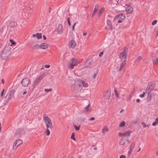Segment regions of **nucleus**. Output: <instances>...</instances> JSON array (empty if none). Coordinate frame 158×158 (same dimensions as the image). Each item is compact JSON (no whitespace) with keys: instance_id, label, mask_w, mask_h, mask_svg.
I'll use <instances>...</instances> for the list:
<instances>
[{"instance_id":"obj_47","label":"nucleus","mask_w":158,"mask_h":158,"mask_svg":"<svg viewBox=\"0 0 158 158\" xmlns=\"http://www.w3.org/2000/svg\"><path fill=\"white\" fill-rule=\"evenodd\" d=\"M44 66L46 68H48L50 67V65L49 64H46Z\"/></svg>"},{"instance_id":"obj_4","label":"nucleus","mask_w":158,"mask_h":158,"mask_svg":"<svg viewBox=\"0 0 158 158\" xmlns=\"http://www.w3.org/2000/svg\"><path fill=\"white\" fill-rule=\"evenodd\" d=\"M82 81L80 79H77L75 80L74 84V85L73 86V88L75 89H80L81 88V85Z\"/></svg>"},{"instance_id":"obj_57","label":"nucleus","mask_w":158,"mask_h":158,"mask_svg":"<svg viewBox=\"0 0 158 158\" xmlns=\"http://www.w3.org/2000/svg\"><path fill=\"white\" fill-rule=\"evenodd\" d=\"M68 25H69V26H70L71 25L70 21L68 22Z\"/></svg>"},{"instance_id":"obj_9","label":"nucleus","mask_w":158,"mask_h":158,"mask_svg":"<svg viewBox=\"0 0 158 158\" xmlns=\"http://www.w3.org/2000/svg\"><path fill=\"white\" fill-rule=\"evenodd\" d=\"M15 92V90L14 89H12L10 91L9 94H7L6 96V98L7 100L10 99L12 98Z\"/></svg>"},{"instance_id":"obj_44","label":"nucleus","mask_w":158,"mask_h":158,"mask_svg":"<svg viewBox=\"0 0 158 158\" xmlns=\"http://www.w3.org/2000/svg\"><path fill=\"white\" fill-rule=\"evenodd\" d=\"M132 151L133 150H130V149L129 150L128 152V155L129 156L131 154Z\"/></svg>"},{"instance_id":"obj_43","label":"nucleus","mask_w":158,"mask_h":158,"mask_svg":"<svg viewBox=\"0 0 158 158\" xmlns=\"http://www.w3.org/2000/svg\"><path fill=\"white\" fill-rule=\"evenodd\" d=\"M10 41L11 42L12 44L14 45L15 44V42H14L12 40H10Z\"/></svg>"},{"instance_id":"obj_5","label":"nucleus","mask_w":158,"mask_h":158,"mask_svg":"<svg viewBox=\"0 0 158 158\" xmlns=\"http://www.w3.org/2000/svg\"><path fill=\"white\" fill-rule=\"evenodd\" d=\"M127 50V48H124L123 52H121L120 54V57L121 60H123V61H126V52Z\"/></svg>"},{"instance_id":"obj_52","label":"nucleus","mask_w":158,"mask_h":158,"mask_svg":"<svg viewBox=\"0 0 158 158\" xmlns=\"http://www.w3.org/2000/svg\"><path fill=\"white\" fill-rule=\"evenodd\" d=\"M140 100L139 99H137L136 100V102L137 103H139L140 102Z\"/></svg>"},{"instance_id":"obj_34","label":"nucleus","mask_w":158,"mask_h":158,"mask_svg":"<svg viewBox=\"0 0 158 158\" xmlns=\"http://www.w3.org/2000/svg\"><path fill=\"white\" fill-rule=\"evenodd\" d=\"M125 125V122L124 121L120 123L119 126L120 127H123Z\"/></svg>"},{"instance_id":"obj_45","label":"nucleus","mask_w":158,"mask_h":158,"mask_svg":"<svg viewBox=\"0 0 158 158\" xmlns=\"http://www.w3.org/2000/svg\"><path fill=\"white\" fill-rule=\"evenodd\" d=\"M76 24H77L76 23H75L72 26V30L73 31L74 30V27Z\"/></svg>"},{"instance_id":"obj_23","label":"nucleus","mask_w":158,"mask_h":158,"mask_svg":"<svg viewBox=\"0 0 158 158\" xmlns=\"http://www.w3.org/2000/svg\"><path fill=\"white\" fill-rule=\"evenodd\" d=\"M98 6L97 5H96L95 6V8L93 12V14L92 15V16H94V15L95 14V13L97 12L98 10Z\"/></svg>"},{"instance_id":"obj_1","label":"nucleus","mask_w":158,"mask_h":158,"mask_svg":"<svg viewBox=\"0 0 158 158\" xmlns=\"http://www.w3.org/2000/svg\"><path fill=\"white\" fill-rule=\"evenodd\" d=\"M10 54V51L9 48H5L1 52V58L2 60L7 59Z\"/></svg>"},{"instance_id":"obj_48","label":"nucleus","mask_w":158,"mask_h":158,"mask_svg":"<svg viewBox=\"0 0 158 158\" xmlns=\"http://www.w3.org/2000/svg\"><path fill=\"white\" fill-rule=\"evenodd\" d=\"M120 158H126V156L124 155H121L120 157Z\"/></svg>"},{"instance_id":"obj_39","label":"nucleus","mask_w":158,"mask_h":158,"mask_svg":"<svg viewBox=\"0 0 158 158\" xmlns=\"http://www.w3.org/2000/svg\"><path fill=\"white\" fill-rule=\"evenodd\" d=\"M145 94V92H143V94H140L139 96L141 98H143Z\"/></svg>"},{"instance_id":"obj_11","label":"nucleus","mask_w":158,"mask_h":158,"mask_svg":"<svg viewBox=\"0 0 158 158\" xmlns=\"http://www.w3.org/2000/svg\"><path fill=\"white\" fill-rule=\"evenodd\" d=\"M22 143V141L20 139H18L16 141L14 144L13 147H16V148Z\"/></svg>"},{"instance_id":"obj_42","label":"nucleus","mask_w":158,"mask_h":158,"mask_svg":"<svg viewBox=\"0 0 158 158\" xmlns=\"http://www.w3.org/2000/svg\"><path fill=\"white\" fill-rule=\"evenodd\" d=\"M134 147H135V145H134V144H133V145L132 144L131 145V147H130V150H133Z\"/></svg>"},{"instance_id":"obj_58","label":"nucleus","mask_w":158,"mask_h":158,"mask_svg":"<svg viewBox=\"0 0 158 158\" xmlns=\"http://www.w3.org/2000/svg\"><path fill=\"white\" fill-rule=\"evenodd\" d=\"M67 22H69L70 21V19H69V17H68L67 19Z\"/></svg>"},{"instance_id":"obj_18","label":"nucleus","mask_w":158,"mask_h":158,"mask_svg":"<svg viewBox=\"0 0 158 158\" xmlns=\"http://www.w3.org/2000/svg\"><path fill=\"white\" fill-rule=\"evenodd\" d=\"M107 24L109 27V29L112 30L113 29V27L111 23V21L109 20L108 19L107 20Z\"/></svg>"},{"instance_id":"obj_60","label":"nucleus","mask_w":158,"mask_h":158,"mask_svg":"<svg viewBox=\"0 0 158 158\" xmlns=\"http://www.w3.org/2000/svg\"><path fill=\"white\" fill-rule=\"evenodd\" d=\"M36 34H34L32 36L33 37H35L36 36Z\"/></svg>"},{"instance_id":"obj_62","label":"nucleus","mask_w":158,"mask_h":158,"mask_svg":"<svg viewBox=\"0 0 158 158\" xmlns=\"http://www.w3.org/2000/svg\"><path fill=\"white\" fill-rule=\"evenodd\" d=\"M123 111V109H122V110H121L120 112V113H122Z\"/></svg>"},{"instance_id":"obj_8","label":"nucleus","mask_w":158,"mask_h":158,"mask_svg":"<svg viewBox=\"0 0 158 158\" xmlns=\"http://www.w3.org/2000/svg\"><path fill=\"white\" fill-rule=\"evenodd\" d=\"M29 80L28 78L23 79L21 82L22 85L24 87L27 86L29 84Z\"/></svg>"},{"instance_id":"obj_19","label":"nucleus","mask_w":158,"mask_h":158,"mask_svg":"<svg viewBox=\"0 0 158 158\" xmlns=\"http://www.w3.org/2000/svg\"><path fill=\"white\" fill-rule=\"evenodd\" d=\"M126 64V61H123L119 68V71H121L123 69V68L124 67Z\"/></svg>"},{"instance_id":"obj_15","label":"nucleus","mask_w":158,"mask_h":158,"mask_svg":"<svg viewBox=\"0 0 158 158\" xmlns=\"http://www.w3.org/2000/svg\"><path fill=\"white\" fill-rule=\"evenodd\" d=\"M57 31L58 32V34H61L63 31V27L62 25L60 24H59L57 29Z\"/></svg>"},{"instance_id":"obj_37","label":"nucleus","mask_w":158,"mask_h":158,"mask_svg":"<svg viewBox=\"0 0 158 158\" xmlns=\"http://www.w3.org/2000/svg\"><path fill=\"white\" fill-rule=\"evenodd\" d=\"M142 59V57L140 56H139L137 58V59L136 60V61H137L138 62H139L140 61V60Z\"/></svg>"},{"instance_id":"obj_38","label":"nucleus","mask_w":158,"mask_h":158,"mask_svg":"<svg viewBox=\"0 0 158 158\" xmlns=\"http://www.w3.org/2000/svg\"><path fill=\"white\" fill-rule=\"evenodd\" d=\"M142 125H143V127H148L149 126V125H146V124L144 122H142Z\"/></svg>"},{"instance_id":"obj_24","label":"nucleus","mask_w":158,"mask_h":158,"mask_svg":"<svg viewBox=\"0 0 158 158\" xmlns=\"http://www.w3.org/2000/svg\"><path fill=\"white\" fill-rule=\"evenodd\" d=\"M89 106L90 105L89 104L87 106L84 108L88 112H89L91 111V109L89 107Z\"/></svg>"},{"instance_id":"obj_56","label":"nucleus","mask_w":158,"mask_h":158,"mask_svg":"<svg viewBox=\"0 0 158 158\" xmlns=\"http://www.w3.org/2000/svg\"><path fill=\"white\" fill-rule=\"evenodd\" d=\"M86 34L87 33L86 32H84L83 34V35L84 36L85 35H86Z\"/></svg>"},{"instance_id":"obj_51","label":"nucleus","mask_w":158,"mask_h":158,"mask_svg":"<svg viewBox=\"0 0 158 158\" xmlns=\"http://www.w3.org/2000/svg\"><path fill=\"white\" fill-rule=\"evenodd\" d=\"M94 119H95V118H94V117H92V118H90L89 119V121L93 120H94Z\"/></svg>"},{"instance_id":"obj_7","label":"nucleus","mask_w":158,"mask_h":158,"mask_svg":"<svg viewBox=\"0 0 158 158\" xmlns=\"http://www.w3.org/2000/svg\"><path fill=\"white\" fill-rule=\"evenodd\" d=\"M155 87V85L154 84L152 83H149L148 85L147 88L146 89L147 92H151L154 89Z\"/></svg>"},{"instance_id":"obj_32","label":"nucleus","mask_w":158,"mask_h":158,"mask_svg":"<svg viewBox=\"0 0 158 158\" xmlns=\"http://www.w3.org/2000/svg\"><path fill=\"white\" fill-rule=\"evenodd\" d=\"M114 93H115V96L117 98H119V96H118V91H117V89L115 88H114Z\"/></svg>"},{"instance_id":"obj_46","label":"nucleus","mask_w":158,"mask_h":158,"mask_svg":"<svg viewBox=\"0 0 158 158\" xmlns=\"http://www.w3.org/2000/svg\"><path fill=\"white\" fill-rule=\"evenodd\" d=\"M4 89H3L2 90V91L1 92V97H2L3 95V93H4Z\"/></svg>"},{"instance_id":"obj_31","label":"nucleus","mask_w":158,"mask_h":158,"mask_svg":"<svg viewBox=\"0 0 158 158\" xmlns=\"http://www.w3.org/2000/svg\"><path fill=\"white\" fill-rule=\"evenodd\" d=\"M36 36L38 39H41L42 38L41 33H37L36 34Z\"/></svg>"},{"instance_id":"obj_41","label":"nucleus","mask_w":158,"mask_h":158,"mask_svg":"<svg viewBox=\"0 0 158 158\" xmlns=\"http://www.w3.org/2000/svg\"><path fill=\"white\" fill-rule=\"evenodd\" d=\"M157 22V21L156 20H154L152 23V25H155Z\"/></svg>"},{"instance_id":"obj_28","label":"nucleus","mask_w":158,"mask_h":158,"mask_svg":"<svg viewBox=\"0 0 158 158\" xmlns=\"http://www.w3.org/2000/svg\"><path fill=\"white\" fill-rule=\"evenodd\" d=\"M104 8H101L99 11L98 12V15L99 16L101 15L102 12L104 10Z\"/></svg>"},{"instance_id":"obj_12","label":"nucleus","mask_w":158,"mask_h":158,"mask_svg":"<svg viewBox=\"0 0 158 158\" xmlns=\"http://www.w3.org/2000/svg\"><path fill=\"white\" fill-rule=\"evenodd\" d=\"M93 61L92 60L89 59L85 63V66L86 67H90L93 65Z\"/></svg>"},{"instance_id":"obj_10","label":"nucleus","mask_w":158,"mask_h":158,"mask_svg":"<svg viewBox=\"0 0 158 158\" xmlns=\"http://www.w3.org/2000/svg\"><path fill=\"white\" fill-rule=\"evenodd\" d=\"M43 119L46 125L52 124L51 119L48 117L44 116Z\"/></svg>"},{"instance_id":"obj_29","label":"nucleus","mask_w":158,"mask_h":158,"mask_svg":"<svg viewBox=\"0 0 158 158\" xmlns=\"http://www.w3.org/2000/svg\"><path fill=\"white\" fill-rule=\"evenodd\" d=\"M152 61L153 64L158 63V57L153 59L152 60Z\"/></svg>"},{"instance_id":"obj_30","label":"nucleus","mask_w":158,"mask_h":158,"mask_svg":"<svg viewBox=\"0 0 158 158\" xmlns=\"http://www.w3.org/2000/svg\"><path fill=\"white\" fill-rule=\"evenodd\" d=\"M158 123V118H156L155 121L152 123V125L153 126H156Z\"/></svg>"},{"instance_id":"obj_63","label":"nucleus","mask_w":158,"mask_h":158,"mask_svg":"<svg viewBox=\"0 0 158 158\" xmlns=\"http://www.w3.org/2000/svg\"><path fill=\"white\" fill-rule=\"evenodd\" d=\"M133 122L134 123H136L137 122L136 121H133Z\"/></svg>"},{"instance_id":"obj_6","label":"nucleus","mask_w":158,"mask_h":158,"mask_svg":"<svg viewBox=\"0 0 158 158\" xmlns=\"http://www.w3.org/2000/svg\"><path fill=\"white\" fill-rule=\"evenodd\" d=\"M72 63L70 64L68 66L69 68L72 69L73 67L76 66L78 63V61L77 60L73 58L71 59Z\"/></svg>"},{"instance_id":"obj_59","label":"nucleus","mask_w":158,"mask_h":158,"mask_svg":"<svg viewBox=\"0 0 158 158\" xmlns=\"http://www.w3.org/2000/svg\"><path fill=\"white\" fill-rule=\"evenodd\" d=\"M2 82L3 84H4V81L3 79H2Z\"/></svg>"},{"instance_id":"obj_27","label":"nucleus","mask_w":158,"mask_h":158,"mask_svg":"<svg viewBox=\"0 0 158 158\" xmlns=\"http://www.w3.org/2000/svg\"><path fill=\"white\" fill-rule=\"evenodd\" d=\"M81 84H82L83 86L85 87H87L88 86V84L84 81H82Z\"/></svg>"},{"instance_id":"obj_36","label":"nucleus","mask_w":158,"mask_h":158,"mask_svg":"<svg viewBox=\"0 0 158 158\" xmlns=\"http://www.w3.org/2000/svg\"><path fill=\"white\" fill-rule=\"evenodd\" d=\"M44 91L46 92H48L51 91H52V89L51 88L48 89H44Z\"/></svg>"},{"instance_id":"obj_50","label":"nucleus","mask_w":158,"mask_h":158,"mask_svg":"<svg viewBox=\"0 0 158 158\" xmlns=\"http://www.w3.org/2000/svg\"><path fill=\"white\" fill-rule=\"evenodd\" d=\"M103 54V52H101L99 54V56H101Z\"/></svg>"},{"instance_id":"obj_14","label":"nucleus","mask_w":158,"mask_h":158,"mask_svg":"<svg viewBox=\"0 0 158 158\" xmlns=\"http://www.w3.org/2000/svg\"><path fill=\"white\" fill-rule=\"evenodd\" d=\"M125 10L127 13L131 14L133 10V8L131 6H128L126 8Z\"/></svg>"},{"instance_id":"obj_33","label":"nucleus","mask_w":158,"mask_h":158,"mask_svg":"<svg viewBox=\"0 0 158 158\" xmlns=\"http://www.w3.org/2000/svg\"><path fill=\"white\" fill-rule=\"evenodd\" d=\"M45 133L46 134L47 136H48L50 134V131L48 129H46L45 131Z\"/></svg>"},{"instance_id":"obj_40","label":"nucleus","mask_w":158,"mask_h":158,"mask_svg":"<svg viewBox=\"0 0 158 158\" xmlns=\"http://www.w3.org/2000/svg\"><path fill=\"white\" fill-rule=\"evenodd\" d=\"M74 127L77 130H78L80 128V126H77L76 125H74Z\"/></svg>"},{"instance_id":"obj_16","label":"nucleus","mask_w":158,"mask_h":158,"mask_svg":"<svg viewBox=\"0 0 158 158\" xmlns=\"http://www.w3.org/2000/svg\"><path fill=\"white\" fill-rule=\"evenodd\" d=\"M104 97L106 99H108L110 96V93L109 91H107L104 94Z\"/></svg>"},{"instance_id":"obj_26","label":"nucleus","mask_w":158,"mask_h":158,"mask_svg":"<svg viewBox=\"0 0 158 158\" xmlns=\"http://www.w3.org/2000/svg\"><path fill=\"white\" fill-rule=\"evenodd\" d=\"M131 131H127L126 132L124 133L123 134V136H129L130 135L131 133Z\"/></svg>"},{"instance_id":"obj_13","label":"nucleus","mask_w":158,"mask_h":158,"mask_svg":"<svg viewBox=\"0 0 158 158\" xmlns=\"http://www.w3.org/2000/svg\"><path fill=\"white\" fill-rule=\"evenodd\" d=\"M76 45V43L75 41L73 40H70L69 43V46L70 48H74Z\"/></svg>"},{"instance_id":"obj_20","label":"nucleus","mask_w":158,"mask_h":158,"mask_svg":"<svg viewBox=\"0 0 158 158\" xmlns=\"http://www.w3.org/2000/svg\"><path fill=\"white\" fill-rule=\"evenodd\" d=\"M148 92V96L147 98V101L148 102H149L150 101L151 98H152V96L151 95V94H150V92Z\"/></svg>"},{"instance_id":"obj_2","label":"nucleus","mask_w":158,"mask_h":158,"mask_svg":"<svg viewBox=\"0 0 158 158\" xmlns=\"http://www.w3.org/2000/svg\"><path fill=\"white\" fill-rule=\"evenodd\" d=\"M44 73H42L37 77L35 80L34 81L32 84V86L34 88L44 77Z\"/></svg>"},{"instance_id":"obj_64","label":"nucleus","mask_w":158,"mask_h":158,"mask_svg":"<svg viewBox=\"0 0 158 158\" xmlns=\"http://www.w3.org/2000/svg\"><path fill=\"white\" fill-rule=\"evenodd\" d=\"M156 155L157 156H158V151H157V152H156Z\"/></svg>"},{"instance_id":"obj_21","label":"nucleus","mask_w":158,"mask_h":158,"mask_svg":"<svg viewBox=\"0 0 158 158\" xmlns=\"http://www.w3.org/2000/svg\"><path fill=\"white\" fill-rule=\"evenodd\" d=\"M40 45L36 44L35 45H34L32 46V48L33 49H38L39 48H40Z\"/></svg>"},{"instance_id":"obj_54","label":"nucleus","mask_w":158,"mask_h":158,"mask_svg":"<svg viewBox=\"0 0 158 158\" xmlns=\"http://www.w3.org/2000/svg\"><path fill=\"white\" fill-rule=\"evenodd\" d=\"M43 37L44 40H45L46 39L47 37L45 35H44Z\"/></svg>"},{"instance_id":"obj_22","label":"nucleus","mask_w":158,"mask_h":158,"mask_svg":"<svg viewBox=\"0 0 158 158\" xmlns=\"http://www.w3.org/2000/svg\"><path fill=\"white\" fill-rule=\"evenodd\" d=\"M108 131V129L106 126H105L104 128L102 129V132L103 133V135L105 134V132Z\"/></svg>"},{"instance_id":"obj_25","label":"nucleus","mask_w":158,"mask_h":158,"mask_svg":"<svg viewBox=\"0 0 158 158\" xmlns=\"http://www.w3.org/2000/svg\"><path fill=\"white\" fill-rule=\"evenodd\" d=\"M46 129H48L49 128L52 129V124H46Z\"/></svg>"},{"instance_id":"obj_53","label":"nucleus","mask_w":158,"mask_h":158,"mask_svg":"<svg viewBox=\"0 0 158 158\" xmlns=\"http://www.w3.org/2000/svg\"><path fill=\"white\" fill-rule=\"evenodd\" d=\"M124 134V133H119V136H123V134Z\"/></svg>"},{"instance_id":"obj_35","label":"nucleus","mask_w":158,"mask_h":158,"mask_svg":"<svg viewBox=\"0 0 158 158\" xmlns=\"http://www.w3.org/2000/svg\"><path fill=\"white\" fill-rule=\"evenodd\" d=\"M74 136H75V133H73L72 134V135H71V138L72 139H73L75 141L76 140V139H75V138L74 137Z\"/></svg>"},{"instance_id":"obj_61","label":"nucleus","mask_w":158,"mask_h":158,"mask_svg":"<svg viewBox=\"0 0 158 158\" xmlns=\"http://www.w3.org/2000/svg\"><path fill=\"white\" fill-rule=\"evenodd\" d=\"M2 44L1 43H0V48L2 47Z\"/></svg>"},{"instance_id":"obj_49","label":"nucleus","mask_w":158,"mask_h":158,"mask_svg":"<svg viewBox=\"0 0 158 158\" xmlns=\"http://www.w3.org/2000/svg\"><path fill=\"white\" fill-rule=\"evenodd\" d=\"M97 75V73H95L93 75V78L94 79L96 77Z\"/></svg>"},{"instance_id":"obj_55","label":"nucleus","mask_w":158,"mask_h":158,"mask_svg":"<svg viewBox=\"0 0 158 158\" xmlns=\"http://www.w3.org/2000/svg\"><path fill=\"white\" fill-rule=\"evenodd\" d=\"M27 93V91H25L23 93V95H24L25 94H26Z\"/></svg>"},{"instance_id":"obj_3","label":"nucleus","mask_w":158,"mask_h":158,"mask_svg":"<svg viewBox=\"0 0 158 158\" xmlns=\"http://www.w3.org/2000/svg\"><path fill=\"white\" fill-rule=\"evenodd\" d=\"M125 18V15L123 14H120L115 17L113 21L114 22L117 21L118 23H121L122 22V20Z\"/></svg>"},{"instance_id":"obj_17","label":"nucleus","mask_w":158,"mask_h":158,"mask_svg":"<svg viewBox=\"0 0 158 158\" xmlns=\"http://www.w3.org/2000/svg\"><path fill=\"white\" fill-rule=\"evenodd\" d=\"M40 48L46 49L48 47V44L44 43H42L40 45Z\"/></svg>"}]
</instances>
